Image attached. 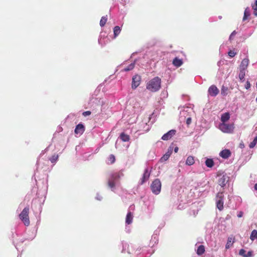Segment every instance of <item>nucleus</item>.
I'll list each match as a JSON object with an SVG mask.
<instances>
[{"instance_id": "7c9ffc66", "label": "nucleus", "mask_w": 257, "mask_h": 257, "mask_svg": "<svg viewBox=\"0 0 257 257\" xmlns=\"http://www.w3.org/2000/svg\"><path fill=\"white\" fill-rule=\"evenodd\" d=\"M113 30L114 37L116 38L120 33L121 28L118 26H116L113 28Z\"/></svg>"}, {"instance_id": "e2e57ef3", "label": "nucleus", "mask_w": 257, "mask_h": 257, "mask_svg": "<svg viewBox=\"0 0 257 257\" xmlns=\"http://www.w3.org/2000/svg\"><path fill=\"white\" fill-rule=\"evenodd\" d=\"M104 39H101V42H102V43H105V42H104Z\"/></svg>"}, {"instance_id": "4be33fe9", "label": "nucleus", "mask_w": 257, "mask_h": 257, "mask_svg": "<svg viewBox=\"0 0 257 257\" xmlns=\"http://www.w3.org/2000/svg\"><path fill=\"white\" fill-rule=\"evenodd\" d=\"M133 214L131 212L128 211L125 218V224L128 225L131 224L133 222Z\"/></svg>"}, {"instance_id": "f257e3e1", "label": "nucleus", "mask_w": 257, "mask_h": 257, "mask_svg": "<svg viewBox=\"0 0 257 257\" xmlns=\"http://www.w3.org/2000/svg\"><path fill=\"white\" fill-rule=\"evenodd\" d=\"M161 87V79L156 76L151 79L146 85V88L151 92L158 91Z\"/></svg>"}, {"instance_id": "bb28decb", "label": "nucleus", "mask_w": 257, "mask_h": 257, "mask_svg": "<svg viewBox=\"0 0 257 257\" xmlns=\"http://www.w3.org/2000/svg\"><path fill=\"white\" fill-rule=\"evenodd\" d=\"M190 113L193 112L192 109L189 107H184V109L181 111L180 113L182 115H185L186 113Z\"/></svg>"}, {"instance_id": "20e7f679", "label": "nucleus", "mask_w": 257, "mask_h": 257, "mask_svg": "<svg viewBox=\"0 0 257 257\" xmlns=\"http://www.w3.org/2000/svg\"><path fill=\"white\" fill-rule=\"evenodd\" d=\"M218 183L222 188H224L226 185H228V187H229L230 179L229 175L223 172L218 175Z\"/></svg>"}, {"instance_id": "1a4fd4ad", "label": "nucleus", "mask_w": 257, "mask_h": 257, "mask_svg": "<svg viewBox=\"0 0 257 257\" xmlns=\"http://www.w3.org/2000/svg\"><path fill=\"white\" fill-rule=\"evenodd\" d=\"M121 245V252H127L129 254H133L135 255V251L136 250V249L134 248V247L132 245L130 246L127 242L125 241H122Z\"/></svg>"}, {"instance_id": "c9c22d12", "label": "nucleus", "mask_w": 257, "mask_h": 257, "mask_svg": "<svg viewBox=\"0 0 257 257\" xmlns=\"http://www.w3.org/2000/svg\"><path fill=\"white\" fill-rule=\"evenodd\" d=\"M105 39V36L104 35H103L102 34V32L100 33V34L99 36V38L98 39V44L101 45V47H104L106 43H102L101 42V39Z\"/></svg>"}, {"instance_id": "c85d7f7f", "label": "nucleus", "mask_w": 257, "mask_h": 257, "mask_svg": "<svg viewBox=\"0 0 257 257\" xmlns=\"http://www.w3.org/2000/svg\"><path fill=\"white\" fill-rule=\"evenodd\" d=\"M194 157L192 156H189L187 157L186 161V164L188 166H191L194 163Z\"/></svg>"}, {"instance_id": "e433bc0d", "label": "nucleus", "mask_w": 257, "mask_h": 257, "mask_svg": "<svg viewBox=\"0 0 257 257\" xmlns=\"http://www.w3.org/2000/svg\"><path fill=\"white\" fill-rule=\"evenodd\" d=\"M228 88L224 86H222L221 89V94L224 96L227 94Z\"/></svg>"}, {"instance_id": "2eb2a0df", "label": "nucleus", "mask_w": 257, "mask_h": 257, "mask_svg": "<svg viewBox=\"0 0 257 257\" xmlns=\"http://www.w3.org/2000/svg\"><path fill=\"white\" fill-rule=\"evenodd\" d=\"M150 173L151 171H149V168L148 167L146 168L145 169L144 172L141 179V182H139L140 185H143L149 179L150 176Z\"/></svg>"}, {"instance_id": "a18cd8bd", "label": "nucleus", "mask_w": 257, "mask_h": 257, "mask_svg": "<svg viewBox=\"0 0 257 257\" xmlns=\"http://www.w3.org/2000/svg\"><path fill=\"white\" fill-rule=\"evenodd\" d=\"M224 60H220L217 62V66L219 67H220L221 66L223 65L224 64Z\"/></svg>"}, {"instance_id": "412c9836", "label": "nucleus", "mask_w": 257, "mask_h": 257, "mask_svg": "<svg viewBox=\"0 0 257 257\" xmlns=\"http://www.w3.org/2000/svg\"><path fill=\"white\" fill-rule=\"evenodd\" d=\"M249 63V59L247 58H244L239 66V69H243V70H246L247 68Z\"/></svg>"}, {"instance_id": "ddd939ff", "label": "nucleus", "mask_w": 257, "mask_h": 257, "mask_svg": "<svg viewBox=\"0 0 257 257\" xmlns=\"http://www.w3.org/2000/svg\"><path fill=\"white\" fill-rule=\"evenodd\" d=\"M219 92V90L218 88L215 85H211L208 89V96L211 97L216 96Z\"/></svg>"}, {"instance_id": "052dcab7", "label": "nucleus", "mask_w": 257, "mask_h": 257, "mask_svg": "<svg viewBox=\"0 0 257 257\" xmlns=\"http://www.w3.org/2000/svg\"><path fill=\"white\" fill-rule=\"evenodd\" d=\"M126 229V231L128 233L130 232V229H127V228H125Z\"/></svg>"}, {"instance_id": "f704fd0d", "label": "nucleus", "mask_w": 257, "mask_h": 257, "mask_svg": "<svg viewBox=\"0 0 257 257\" xmlns=\"http://www.w3.org/2000/svg\"><path fill=\"white\" fill-rule=\"evenodd\" d=\"M107 16L102 17L100 19V23H99V25H100V27H103L105 25V24L107 22Z\"/></svg>"}, {"instance_id": "4c0bfd02", "label": "nucleus", "mask_w": 257, "mask_h": 257, "mask_svg": "<svg viewBox=\"0 0 257 257\" xmlns=\"http://www.w3.org/2000/svg\"><path fill=\"white\" fill-rule=\"evenodd\" d=\"M257 144V136L253 139V141L249 145L250 148H254Z\"/></svg>"}, {"instance_id": "c03bdc74", "label": "nucleus", "mask_w": 257, "mask_h": 257, "mask_svg": "<svg viewBox=\"0 0 257 257\" xmlns=\"http://www.w3.org/2000/svg\"><path fill=\"white\" fill-rule=\"evenodd\" d=\"M95 199L98 201H101L102 200V197L98 193H97L96 194Z\"/></svg>"}, {"instance_id": "13d9d810", "label": "nucleus", "mask_w": 257, "mask_h": 257, "mask_svg": "<svg viewBox=\"0 0 257 257\" xmlns=\"http://www.w3.org/2000/svg\"><path fill=\"white\" fill-rule=\"evenodd\" d=\"M32 180H33V179H34V180H35V181L36 182H37V180H36V177H35V174H34V176L32 177Z\"/></svg>"}, {"instance_id": "4468645a", "label": "nucleus", "mask_w": 257, "mask_h": 257, "mask_svg": "<svg viewBox=\"0 0 257 257\" xmlns=\"http://www.w3.org/2000/svg\"><path fill=\"white\" fill-rule=\"evenodd\" d=\"M176 130L174 129L171 130L163 135L161 139L163 141H168L171 139L176 133Z\"/></svg>"}, {"instance_id": "f8f14e48", "label": "nucleus", "mask_w": 257, "mask_h": 257, "mask_svg": "<svg viewBox=\"0 0 257 257\" xmlns=\"http://www.w3.org/2000/svg\"><path fill=\"white\" fill-rule=\"evenodd\" d=\"M160 231L158 230H156L153 235L152 236V238L150 240V242L149 243V246L152 248L155 244H156L158 243L159 241V234Z\"/></svg>"}, {"instance_id": "0e129e2a", "label": "nucleus", "mask_w": 257, "mask_h": 257, "mask_svg": "<svg viewBox=\"0 0 257 257\" xmlns=\"http://www.w3.org/2000/svg\"><path fill=\"white\" fill-rule=\"evenodd\" d=\"M47 150H48V148H46L45 151H47Z\"/></svg>"}, {"instance_id": "0eeeda50", "label": "nucleus", "mask_w": 257, "mask_h": 257, "mask_svg": "<svg viewBox=\"0 0 257 257\" xmlns=\"http://www.w3.org/2000/svg\"><path fill=\"white\" fill-rule=\"evenodd\" d=\"M219 129L224 133L230 134L233 133L234 127L233 123H220Z\"/></svg>"}, {"instance_id": "dca6fc26", "label": "nucleus", "mask_w": 257, "mask_h": 257, "mask_svg": "<svg viewBox=\"0 0 257 257\" xmlns=\"http://www.w3.org/2000/svg\"><path fill=\"white\" fill-rule=\"evenodd\" d=\"M85 131V126L83 123L80 122L77 124L74 130V133L76 135H81Z\"/></svg>"}, {"instance_id": "de8ad7c7", "label": "nucleus", "mask_w": 257, "mask_h": 257, "mask_svg": "<svg viewBox=\"0 0 257 257\" xmlns=\"http://www.w3.org/2000/svg\"><path fill=\"white\" fill-rule=\"evenodd\" d=\"M252 8L253 10V14L255 16H257V8H255L252 6Z\"/></svg>"}, {"instance_id": "5fc2aeb1", "label": "nucleus", "mask_w": 257, "mask_h": 257, "mask_svg": "<svg viewBox=\"0 0 257 257\" xmlns=\"http://www.w3.org/2000/svg\"><path fill=\"white\" fill-rule=\"evenodd\" d=\"M252 6H253L255 8H257V0L255 1L254 5H252Z\"/></svg>"}, {"instance_id": "f3484780", "label": "nucleus", "mask_w": 257, "mask_h": 257, "mask_svg": "<svg viewBox=\"0 0 257 257\" xmlns=\"http://www.w3.org/2000/svg\"><path fill=\"white\" fill-rule=\"evenodd\" d=\"M238 254L242 257H253L254 256L253 251L252 250H249L246 253V250L243 248H241L239 250Z\"/></svg>"}, {"instance_id": "338daca9", "label": "nucleus", "mask_w": 257, "mask_h": 257, "mask_svg": "<svg viewBox=\"0 0 257 257\" xmlns=\"http://www.w3.org/2000/svg\"><path fill=\"white\" fill-rule=\"evenodd\" d=\"M36 171H37V168L36 169V170L35 171V172H36Z\"/></svg>"}, {"instance_id": "3c124183", "label": "nucleus", "mask_w": 257, "mask_h": 257, "mask_svg": "<svg viewBox=\"0 0 257 257\" xmlns=\"http://www.w3.org/2000/svg\"><path fill=\"white\" fill-rule=\"evenodd\" d=\"M243 212L242 211H239L238 213H237V216L238 217V218H240L242 216H243Z\"/></svg>"}, {"instance_id": "680f3d73", "label": "nucleus", "mask_w": 257, "mask_h": 257, "mask_svg": "<svg viewBox=\"0 0 257 257\" xmlns=\"http://www.w3.org/2000/svg\"><path fill=\"white\" fill-rule=\"evenodd\" d=\"M222 16H218V19H220V20H221V19H222Z\"/></svg>"}, {"instance_id": "f03ea898", "label": "nucleus", "mask_w": 257, "mask_h": 257, "mask_svg": "<svg viewBox=\"0 0 257 257\" xmlns=\"http://www.w3.org/2000/svg\"><path fill=\"white\" fill-rule=\"evenodd\" d=\"M122 175V173L120 172H116L110 174L108 179L107 185L112 191L115 192L116 185Z\"/></svg>"}, {"instance_id": "72a5a7b5", "label": "nucleus", "mask_w": 257, "mask_h": 257, "mask_svg": "<svg viewBox=\"0 0 257 257\" xmlns=\"http://www.w3.org/2000/svg\"><path fill=\"white\" fill-rule=\"evenodd\" d=\"M249 238L252 241L257 239V230L256 229H254L251 231Z\"/></svg>"}, {"instance_id": "7ed1b4c3", "label": "nucleus", "mask_w": 257, "mask_h": 257, "mask_svg": "<svg viewBox=\"0 0 257 257\" xmlns=\"http://www.w3.org/2000/svg\"><path fill=\"white\" fill-rule=\"evenodd\" d=\"M154 252L152 248H149L146 246H139L135 251L136 257H149Z\"/></svg>"}, {"instance_id": "6e6552de", "label": "nucleus", "mask_w": 257, "mask_h": 257, "mask_svg": "<svg viewBox=\"0 0 257 257\" xmlns=\"http://www.w3.org/2000/svg\"><path fill=\"white\" fill-rule=\"evenodd\" d=\"M141 61H142V58H139L135 59L133 62L131 63L127 67L124 68L122 71L127 72L132 70L134 68L136 64H137L140 66L144 65L146 62H142Z\"/></svg>"}, {"instance_id": "a878e982", "label": "nucleus", "mask_w": 257, "mask_h": 257, "mask_svg": "<svg viewBox=\"0 0 257 257\" xmlns=\"http://www.w3.org/2000/svg\"><path fill=\"white\" fill-rule=\"evenodd\" d=\"M250 15V9L248 7H247L245 9V10L244 11V14H243L242 21H245L246 20H247L248 19V18L249 17Z\"/></svg>"}, {"instance_id": "a19ab883", "label": "nucleus", "mask_w": 257, "mask_h": 257, "mask_svg": "<svg viewBox=\"0 0 257 257\" xmlns=\"http://www.w3.org/2000/svg\"><path fill=\"white\" fill-rule=\"evenodd\" d=\"M236 54V53L234 52L232 50H229L228 52V56L230 57V58H232L233 57H234Z\"/></svg>"}, {"instance_id": "8fccbe9b", "label": "nucleus", "mask_w": 257, "mask_h": 257, "mask_svg": "<svg viewBox=\"0 0 257 257\" xmlns=\"http://www.w3.org/2000/svg\"><path fill=\"white\" fill-rule=\"evenodd\" d=\"M62 131H63L62 127H61V126H58V127H57L56 132L60 133V132H62Z\"/></svg>"}, {"instance_id": "423d86ee", "label": "nucleus", "mask_w": 257, "mask_h": 257, "mask_svg": "<svg viewBox=\"0 0 257 257\" xmlns=\"http://www.w3.org/2000/svg\"><path fill=\"white\" fill-rule=\"evenodd\" d=\"M29 211V207H25L19 215L20 219L23 221L26 226H29L30 224Z\"/></svg>"}, {"instance_id": "bf43d9fd", "label": "nucleus", "mask_w": 257, "mask_h": 257, "mask_svg": "<svg viewBox=\"0 0 257 257\" xmlns=\"http://www.w3.org/2000/svg\"><path fill=\"white\" fill-rule=\"evenodd\" d=\"M239 146H240V148H244V145H243V144H240V145H239Z\"/></svg>"}, {"instance_id": "ea45409f", "label": "nucleus", "mask_w": 257, "mask_h": 257, "mask_svg": "<svg viewBox=\"0 0 257 257\" xmlns=\"http://www.w3.org/2000/svg\"><path fill=\"white\" fill-rule=\"evenodd\" d=\"M108 160L109 161V163L112 164L115 161V156L112 154L110 155L108 158Z\"/></svg>"}, {"instance_id": "49530a36", "label": "nucleus", "mask_w": 257, "mask_h": 257, "mask_svg": "<svg viewBox=\"0 0 257 257\" xmlns=\"http://www.w3.org/2000/svg\"><path fill=\"white\" fill-rule=\"evenodd\" d=\"M250 87V84L248 81H247L245 84V88L248 89Z\"/></svg>"}, {"instance_id": "393cba45", "label": "nucleus", "mask_w": 257, "mask_h": 257, "mask_svg": "<svg viewBox=\"0 0 257 257\" xmlns=\"http://www.w3.org/2000/svg\"><path fill=\"white\" fill-rule=\"evenodd\" d=\"M205 165L208 167L211 168L214 165V162L213 159L211 158H206V160L205 162Z\"/></svg>"}, {"instance_id": "39448f33", "label": "nucleus", "mask_w": 257, "mask_h": 257, "mask_svg": "<svg viewBox=\"0 0 257 257\" xmlns=\"http://www.w3.org/2000/svg\"><path fill=\"white\" fill-rule=\"evenodd\" d=\"M161 187L162 184L159 179H155L150 186L151 191L155 195H158L160 193Z\"/></svg>"}, {"instance_id": "603ef678", "label": "nucleus", "mask_w": 257, "mask_h": 257, "mask_svg": "<svg viewBox=\"0 0 257 257\" xmlns=\"http://www.w3.org/2000/svg\"><path fill=\"white\" fill-rule=\"evenodd\" d=\"M231 218V216L229 214H227L225 218V220H229Z\"/></svg>"}, {"instance_id": "6e6d98bb", "label": "nucleus", "mask_w": 257, "mask_h": 257, "mask_svg": "<svg viewBox=\"0 0 257 257\" xmlns=\"http://www.w3.org/2000/svg\"><path fill=\"white\" fill-rule=\"evenodd\" d=\"M236 198H237V200L238 201L240 202L241 201V198L240 197L237 196V197H236Z\"/></svg>"}, {"instance_id": "79ce46f5", "label": "nucleus", "mask_w": 257, "mask_h": 257, "mask_svg": "<svg viewBox=\"0 0 257 257\" xmlns=\"http://www.w3.org/2000/svg\"><path fill=\"white\" fill-rule=\"evenodd\" d=\"M91 113V112L89 110H87V111H84L82 113V115L83 116H88L89 115H90Z\"/></svg>"}, {"instance_id": "9b49d317", "label": "nucleus", "mask_w": 257, "mask_h": 257, "mask_svg": "<svg viewBox=\"0 0 257 257\" xmlns=\"http://www.w3.org/2000/svg\"><path fill=\"white\" fill-rule=\"evenodd\" d=\"M141 76L138 74H136L132 78V88L133 90L136 89L140 84L141 82Z\"/></svg>"}, {"instance_id": "a211bd4d", "label": "nucleus", "mask_w": 257, "mask_h": 257, "mask_svg": "<svg viewBox=\"0 0 257 257\" xmlns=\"http://www.w3.org/2000/svg\"><path fill=\"white\" fill-rule=\"evenodd\" d=\"M231 154V151L229 149L223 150L219 153V156L224 159H228Z\"/></svg>"}, {"instance_id": "c756f323", "label": "nucleus", "mask_w": 257, "mask_h": 257, "mask_svg": "<svg viewBox=\"0 0 257 257\" xmlns=\"http://www.w3.org/2000/svg\"><path fill=\"white\" fill-rule=\"evenodd\" d=\"M204 251H205V247H204V245H200L197 247V249L196 250V253L199 255H201L203 253H204Z\"/></svg>"}, {"instance_id": "9d476101", "label": "nucleus", "mask_w": 257, "mask_h": 257, "mask_svg": "<svg viewBox=\"0 0 257 257\" xmlns=\"http://www.w3.org/2000/svg\"><path fill=\"white\" fill-rule=\"evenodd\" d=\"M223 194L222 192H219L216 196V207L220 210L223 208Z\"/></svg>"}, {"instance_id": "b1692460", "label": "nucleus", "mask_w": 257, "mask_h": 257, "mask_svg": "<svg viewBox=\"0 0 257 257\" xmlns=\"http://www.w3.org/2000/svg\"><path fill=\"white\" fill-rule=\"evenodd\" d=\"M119 138L123 142H127L130 140V136L124 132H122L120 134Z\"/></svg>"}, {"instance_id": "473e14b6", "label": "nucleus", "mask_w": 257, "mask_h": 257, "mask_svg": "<svg viewBox=\"0 0 257 257\" xmlns=\"http://www.w3.org/2000/svg\"><path fill=\"white\" fill-rule=\"evenodd\" d=\"M59 155L58 154H54L52 157L49 158V160L53 164H55L58 159Z\"/></svg>"}, {"instance_id": "aec40b11", "label": "nucleus", "mask_w": 257, "mask_h": 257, "mask_svg": "<svg viewBox=\"0 0 257 257\" xmlns=\"http://www.w3.org/2000/svg\"><path fill=\"white\" fill-rule=\"evenodd\" d=\"M183 60L177 57H175L172 61V64L174 66L177 67H180L183 64Z\"/></svg>"}, {"instance_id": "6ab92c4d", "label": "nucleus", "mask_w": 257, "mask_h": 257, "mask_svg": "<svg viewBox=\"0 0 257 257\" xmlns=\"http://www.w3.org/2000/svg\"><path fill=\"white\" fill-rule=\"evenodd\" d=\"M172 148L170 146L169 148L168 151L161 158L160 161L161 162H163L168 160V159L169 158V157H170V156L172 154Z\"/></svg>"}, {"instance_id": "4d7b16f0", "label": "nucleus", "mask_w": 257, "mask_h": 257, "mask_svg": "<svg viewBox=\"0 0 257 257\" xmlns=\"http://www.w3.org/2000/svg\"><path fill=\"white\" fill-rule=\"evenodd\" d=\"M254 189H255V190H256V191H257V183H255V184H254Z\"/></svg>"}, {"instance_id": "774afa93", "label": "nucleus", "mask_w": 257, "mask_h": 257, "mask_svg": "<svg viewBox=\"0 0 257 257\" xmlns=\"http://www.w3.org/2000/svg\"><path fill=\"white\" fill-rule=\"evenodd\" d=\"M38 161H37V165H38Z\"/></svg>"}, {"instance_id": "cd10ccee", "label": "nucleus", "mask_w": 257, "mask_h": 257, "mask_svg": "<svg viewBox=\"0 0 257 257\" xmlns=\"http://www.w3.org/2000/svg\"><path fill=\"white\" fill-rule=\"evenodd\" d=\"M245 75V70H243V69H239V73L238 77H239L240 81L243 82L244 81Z\"/></svg>"}, {"instance_id": "864d4df0", "label": "nucleus", "mask_w": 257, "mask_h": 257, "mask_svg": "<svg viewBox=\"0 0 257 257\" xmlns=\"http://www.w3.org/2000/svg\"><path fill=\"white\" fill-rule=\"evenodd\" d=\"M178 150H179V148H178V147H176L174 148V152H175V153H177V152H178Z\"/></svg>"}, {"instance_id": "58836bf2", "label": "nucleus", "mask_w": 257, "mask_h": 257, "mask_svg": "<svg viewBox=\"0 0 257 257\" xmlns=\"http://www.w3.org/2000/svg\"><path fill=\"white\" fill-rule=\"evenodd\" d=\"M233 244V242H232V238L230 237H228L227 239V241L226 244H225V248L228 249L230 248V246Z\"/></svg>"}, {"instance_id": "2f4dec72", "label": "nucleus", "mask_w": 257, "mask_h": 257, "mask_svg": "<svg viewBox=\"0 0 257 257\" xmlns=\"http://www.w3.org/2000/svg\"><path fill=\"white\" fill-rule=\"evenodd\" d=\"M206 228V233L210 234L212 233V230H213L212 223L211 222L207 223Z\"/></svg>"}, {"instance_id": "69168bd1", "label": "nucleus", "mask_w": 257, "mask_h": 257, "mask_svg": "<svg viewBox=\"0 0 257 257\" xmlns=\"http://www.w3.org/2000/svg\"><path fill=\"white\" fill-rule=\"evenodd\" d=\"M134 54H135L134 53H133V54H132L131 57H132V56H133V55H134Z\"/></svg>"}, {"instance_id": "5701e85b", "label": "nucleus", "mask_w": 257, "mask_h": 257, "mask_svg": "<svg viewBox=\"0 0 257 257\" xmlns=\"http://www.w3.org/2000/svg\"><path fill=\"white\" fill-rule=\"evenodd\" d=\"M230 116V113L228 112L222 114L220 118L221 123H224L227 121L229 119Z\"/></svg>"}, {"instance_id": "37998d69", "label": "nucleus", "mask_w": 257, "mask_h": 257, "mask_svg": "<svg viewBox=\"0 0 257 257\" xmlns=\"http://www.w3.org/2000/svg\"><path fill=\"white\" fill-rule=\"evenodd\" d=\"M191 122H192V118H191V116H189L187 118L186 121L187 125L188 126L189 125H190L191 124Z\"/></svg>"}, {"instance_id": "09e8293b", "label": "nucleus", "mask_w": 257, "mask_h": 257, "mask_svg": "<svg viewBox=\"0 0 257 257\" xmlns=\"http://www.w3.org/2000/svg\"><path fill=\"white\" fill-rule=\"evenodd\" d=\"M236 34V31H233L231 33V34L230 35L229 39H231L232 37H233V36H235V35Z\"/></svg>"}]
</instances>
